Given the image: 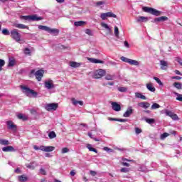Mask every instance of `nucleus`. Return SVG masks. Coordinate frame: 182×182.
Instances as JSON below:
<instances>
[{
    "label": "nucleus",
    "mask_w": 182,
    "mask_h": 182,
    "mask_svg": "<svg viewBox=\"0 0 182 182\" xmlns=\"http://www.w3.org/2000/svg\"><path fill=\"white\" fill-rule=\"evenodd\" d=\"M105 79L106 80H113V79H114V75H107Z\"/></svg>",
    "instance_id": "nucleus-46"
},
{
    "label": "nucleus",
    "mask_w": 182,
    "mask_h": 182,
    "mask_svg": "<svg viewBox=\"0 0 182 182\" xmlns=\"http://www.w3.org/2000/svg\"><path fill=\"white\" fill-rule=\"evenodd\" d=\"M71 102L74 106H77V105H80V106H83V101H77L76 99L72 98Z\"/></svg>",
    "instance_id": "nucleus-22"
},
{
    "label": "nucleus",
    "mask_w": 182,
    "mask_h": 182,
    "mask_svg": "<svg viewBox=\"0 0 182 182\" xmlns=\"http://www.w3.org/2000/svg\"><path fill=\"white\" fill-rule=\"evenodd\" d=\"M130 171V168H122L120 169V173H129Z\"/></svg>",
    "instance_id": "nucleus-43"
},
{
    "label": "nucleus",
    "mask_w": 182,
    "mask_h": 182,
    "mask_svg": "<svg viewBox=\"0 0 182 182\" xmlns=\"http://www.w3.org/2000/svg\"><path fill=\"white\" fill-rule=\"evenodd\" d=\"M112 105V110H114V112H120V110H122V107L120 106V104L114 102L111 103Z\"/></svg>",
    "instance_id": "nucleus-12"
},
{
    "label": "nucleus",
    "mask_w": 182,
    "mask_h": 182,
    "mask_svg": "<svg viewBox=\"0 0 182 182\" xmlns=\"http://www.w3.org/2000/svg\"><path fill=\"white\" fill-rule=\"evenodd\" d=\"M85 33L89 35V36H93V32L89 28L85 29Z\"/></svg>",
    "instance_id": "nucleus-44"
},
{
    "label": "nucleus",
    "mask_w": 182,
    "mask_h": 182,
    "mask_svg": "<svg viewBox=\"0 0 182 182\" xmlns=\"http://www.w3.org/2000/svg\"><path fill=\"white\" fill-rule=\"evenodd\" d=\"M175 95L176 97V100H178V102H182V95L179 94L178 92H175Z\"/></svg>",
    "instance_id": "nucleus-39"
},
{
    "label": "nucleus",
    "mask_w": 182,
    "mask_h": 182,
    "mask_svg": "<svg viewBox=\"0 0 182 182\" xmlns=\"http://www.w3.org/2000/svg\"><path fill=\"white\" fill-rule=\"evenodd\" d=\"M104 150L105 151H110V152H112V151H113V149H109V147H104Z\"/></svg>",
    "instance_id": "nucleus-63"
},
{
    "label": "nucleus",
    "mask_w": 182,
    "mask_h": 182,
    "mask_svg": "<svg viewBox=\"0 0 182 182\" xmlns=\"http://www.w3.org/2000/svg\"><path fill=\"white\" fill-rule=\"evenodd\" d=\"M10 36L14 39V41H16L18 43H22V36L19 33V31L18 29H13L10 32Z\"/></svg>",
    "instance_id": "nucleus-2"
},
{
    "label": "nucleus",
    "mask_w": 182,
    "mask_h": 182,
    "mask_svg": "<svg viewBox=\"0 0 182 182\" xmlns=\"http://www.w3.org/2000/svg\"><path fill=\"white\" fill-rule=\"evenodd\" d=\"M58 107H59V104L58 103H50L46 105L45 106V109L47 110V112L55 111L58 109Z\"/></svg>",
    "instance_id": "nucleus-7"
},
{
    "label": "nucleus",
    "mask_w": 182,
    "mask_h": 182,
    "mask_svg": "<svg viewBox=\"0 0 182 182\" xmlns=\"http://www.w3.org/2000/svg\"><path fill=\"white\" fill-rule=\"evenodd\" d=\"M105 4H106V2L102 1H97V2H96L97 6H101V5H105Z\"/></svg>",
    "instance_id": "nucleus-55"
},
{
    "label": "nucleus",
    "mask_w": 182,
    "mask_h": 182,
    "mask_svg": "<svg viewBox=\"0 0 182 182\" xmlns=\"http://www.w3.org/2000/svg\"><path fill=\"white\" fill-rule=\"evenodd\" d=\"M122 161L124 162V161H134L133 160H130V159H127L126 158H122Z\"/></svg>",
    "instance_id": "nucleus-64"
},
{
    "label": "nucleus",
    "mask_w": 182,
    "mask_h": 182,
    "mask_svg": "<svg viewBox=\"0 0 182 182\" xmlns=\"http://www.w3.org/2000/svg\"><path fill=\"white\" fill-rule=\"evenodd\" d=\"M18 119H19L20 120H23V122H26V120H28V116L23 114H18L17 115Z\"/></svg>",
    "instance_id": "nucleus-23"
},
{
    "label": "nucleus",
    "mask_w": 182,
    "mask_h": 182,
    "mask_svg": "<svg viewBox=\"0 0 182 182\" xmlns=\"http://www.w3.org/2000/svg\"><path fill=\"white\" fill-rule=\"evenodd\" d=\"M18 180L19 182H26L28 181V177L25 175H21L18 176Z\"/></svg>",
    "instance_id": "nucleus-24"
},
{
    "label": "nucleus",
    "mask_w": 182,
    "mask_h": 182,
    "mask_svg": "<svg viewBox=\"0 0 182 182\" xmlns=\"http://www.w3.org/2000/svg\"><path fill=\"white\" fill-rule=\"evenodd\" d=\"M20 88L22 90V92L26 95L28 97H37L38 92L35 90L28 87L26 85H20Z\"/></svg>",
    "instance_id": "nucleus-1"
},
{
    "label": "nucleus",
    "mask_w": 182,
    "mask_h": 182,
    "mask_svg": "<svg viewBox=\"0 0 182 182\" xmlns=\"http://www.w3.org/2000/svg\"><path fill=\"white\" fill-rule=\"evenodd\" d=\"M8 66L9 68H11L12 66H15V60L14 59L9 60V63Z\"/></svg>",
    "instance_id": "nucleus-45"
},
{
    "label": "nucleus",
    "mask_w": 182,
    "mask_h": 182,
    "mask_svg": "<svg viewBox=\"0 0 182 182\" xmlns=\"http://www.w3.org/2000/svg\"><path fill=\"white\" fill-rule=\"evenodd\" d=\"M4 66H5V60L0 59V72L2 71Z\"/></svg>",
    "instance_id": "nucleus-47"
},
{
    "label": "nucleus",
    "mask_w": 182,
    "mask_h": 182,
    "mask_svg": "<svg viewBox=\"0 0 182 182\" xmlns=\"http://www.w3.org/2000/svg\"><path fill=\"white\" fill-rule=\"evenodd\" d=\"M24 53L25 55H31V49L26 48L24 49Z\"/></svg>",
    "instance_id": "nucleus-54"
},
{
    "label": "nucleus",
    "mask_w": 182,
    "mask_h": 182,
    "mask_svg": "<svg viewBox=\"0 0 182 182\" xmlns=\"http://www.w3.org/2000/svg\"><path fill=\"white\" fill-rule=\"evenodd\" d=\"M101 26L107 29V35H112L113 33L112 28L109 26V25L106 24V23H101Z\"/></svg>",
    "instance_id": "nucleus-14"
},
{
    "label": "nucleus",
    "mask_w": 182,
    "mask_h": 182,
    "mask_svg": "<svg viewBox=\"0 0 182 182\" xmlns=\"http://www.w3.org/2000/svg\"><path fill=\"white\" fill-rule=\"evenodd\" d=\"M2 33L3 35H6V36L11 35V32L9 33V31L6 28H4L2 30Z\"/></svg>",
    "instance_id": "nucleus-48"
},
{
    "label": "nucleus",
    "mask_w": 182,
    "mask_h": 182,
    "mask_svg": "<svg viewBox=\"0 0 182 182\" xmlns=\"http://www.w3.org/2000/svg\"><path fill=\"white\" fill-rule=\"evenodd\" d=\"M6 125L9 130H12V132H16V130H18V127L14 124V122L12 121H7Z\"/></svg>",
    "instance_id": "nucleus-9"
},
{
    "label": "nucleus",
    "mask_w": 182,
    "mask_h": 182,
    "mask_svg": "<svg viewBox=\"0 0 182 182\" xmlns=\"http://www.w3.org/2000/svg\"><path fill=\"white\" fill-rule=\"evenodd\" d=\"M171 79H175L176 80H181V77H180V76H173V77H171Z\"/></svg>",
    "instance_id": "nucleus-61"
},
{
    "label": "nucleus",
    "mask_w": 182,
    "mask_h": 182,
    "mask_svg": "<svg viewBox=\"0 0 182 182\" xmlns=\"http://www.w3.org/2000/svg\"><path fill=\"white\" fill-rule=\"evenodd\" d=\"M49 28L50 27H48L46 26H42V25L38 26V29H40L41 31H46V32L49 31Z\"/></svg>",
    "instance_id": "nucleus-34"
},
{
    "label": "nucleus",
    "mask_w": 182,
    "mask_h": 182,
    "mask_svg": "<svg viewBox=\"0 0 182 182\" xmlns=\"http://www.w3.org/2000/svg\"><path fill=\"white\" fill-rule=\"evenodd\" d=\"M2 151H4L5 153L15 152L16 151V149H15L12 146H7L2 148Z\"/></svg>",
    "instance_id": "nucleus-13"
},
{
    "label": "nucleus",
    "mask_w": 182,
    "mask_h": 182,
    "mask_svg": "<svg viewBox=\"0 0 182 182\" xmlns=\"http://www.w3.org/2000/svg\"><path fill=\"white\" fill-rule=\"evenodd\" d=\"M145 122H146V123H148L149 124H154V123H156V120L153 118H146Z\"/></svg>",
    "instance_id": "nucleus-35"
},
{
    "label": "nucleus",
    "mask_w": 182,
    "mask_h": 182,
    "mask_svg": "<svg viewBox=\"0 0 182 182\" xmlns=\"http://www.w3.org/2000/svg\"><path fill=\"white\" fill-rule=\"evenodd\" d=\"M33 164H35V162L30 163L27 166L28 168H32V170H34L35 169V166H33Z\"/></svg>",
    "instance_id": "nucleus-52"
},
{
    "label": "nucleus",
    "mask_w": 182,
    "mask_h": 182,
    "mask_svg": "<svg viewBox=\"0 0 182 182\" xmlns=\"http://www.w3.org/2000/svg\"><path fill=\"white\" fill-rule=\"evenodd\" d=\"M21 18L25 21H31V16H23Z\"/></svg>",
    "instance_id": "nucleus-56"
},
{
    "label": "nucleus",
    "mask_w": 182,
    "mask_h": 182,
    "mask_svg": "<svg viewBox=\"0 0 182 182\" xmlns=\"http://www.w3.org/2000/svg\"><path fill=\"white\" fill-rule=\"evenodd\" d=\"M173 87L178 89V90H181L182 89V83L181 82H173Z\"/></svg>",
    "instance_id": "nucleus-28"
},
{
    "label": "nucleus",
    "mask_w": 182,
    "mask_h": 182,
    "mask_svg": "<svg viewBox=\"0 0 182 182\" xmlns=\"http://www.w3.org/2000/svg\"><path fill=\"white\" fill-rule=\"evenodd\" d=\"M114 35L116 38H119V28L117 26L114 27Z\"/></svg>",
    "instance_id": "nucleus-49"
},
{
    "label": "nucleus",
    "mask_w": 182,
    "mask_h": 182,
    "mask_svg": "<svg viewBox=\"0 0 182 182\" xmlns=\"http://www.w3.org/2000/svg\"><path fill=\"white\" fill-rule=\"evenodd\" d=\"M154 80H156V83H158L160 86H163V82L161 80H159L157 77H154Z\"/></svg>",
    "instance_id": "nucleus-42"
},
{
    "label": "nucleus",
    "mask_w": 182,
    "mask_h": 182,
    "mask_svg": "<svg viewBox=\"0 0 182 182\" xmlns=\"http://www.w3.org/2000/svg\"><path fill=\"white\" fill-rule=\"evenodd\" d=\"M121 60L122 62H125V63H129V65H134V66H139L140 65V63L136 60H132L130 58H127L124 56L121 57Z\"/></svg>",
    "instance_id": "nucleus-5"
},
{
    "label": "nucleus",
    "mask_w": 182,
    "mask_h": 182,
    "mask_svg": "<svg viewBox=\"0 0 182 182\" xmlns=\"http://www.w3.org/2000/svg\"><path fill=\"white\" fill-rule=\"evenodd\" d=\"M160 64H161V69L162 70H167V68L168 66V64L167 63L166 61L162 60L160 61Z\"/></svg>",
    "instance_id": "nucleus-20"
},
{
    "label": "nucleus",
    "mask_w": 182,
    "mask_h": 182,
    "mask_svg": "<svg viewBox=\"0 0 182 182\" xmlns=\"http://www.w3.org/2000/svg\"><path fill=\"white\" fill-rule=\"evenodd\" d=\"M40 173L42 174V176H46V171L42 168L40 169Z\"/></svg>",
    "instance_id": "nucleus-58"
},
{
    "label": "nucleus",
    "mask_w": 182,
    "mask_h": 182,
    "mask_svg": "<svg viewBox=\"0 0 182 182\" xmlns=\"http://www.w3.org/2000/svg\"><path fill=\"white\" fill-rule=\"evenodd\" d=\"M0 144H1V146H9L10 143L9 141L6 139H1L0 140Z\"/></svg>",
    "instance_id": "nucleus-33"
},
{
    "label": "nucleus",
    "mask_w": 182,
    "mask_h": 182,
    "mask_svg": "<svg viewBox=\"0 0 182 182\" xmlns=\"http://www.w3.org/2000/svg\"><path fill=\"white\" fill-rule=\"evenodd\" d=\"M88 60H90V62L92 63H105V61L97 60L96 58H88Z\"/></svg>",
    "instance_id": "nucleus-27"
},
{
    "label": "nucleus",
    "mask_w": 182,
    "mask_h": 182,
    "mask_svg": "<svg viewBox=\"0 0 182 182\" xmlns=\"http://www.w3.org/2000/svg\"><path fill=\"white\" fill-rule=\"evenodd\" d=\"M135 96L136 97H137L138 99H142L143 100H146V99H147V97H146V96L143 95L140 92H136L135 93Z\"/></svg>",
    "instance_id": "nucleus-30"
},
{
    "label": "nucleus",
    "mask_w": 182,
    "mask_h": 182,
    "mask_svg": "<svg viewBox=\"0 0 182 182\" xmlns=\"http://www.w3.org/2000/svg\"><path fill=\"white\" fill-rule=\"evenodd\" d=\"M86 147L90 151H94V153H97V149L92 148V144H87Z\"/></svg>",
    "instance_id": "nucleus-32"
},
{
    "label": "nucleus",
    "mask_w": 182,
    "mask_h": 182,
    "mask_svg": "<svg viewBox=\"0 0 182 182\" xmlns=\"http://www.w3.org/2000/svg\"><path fill=\"white\" fill-rule=\"evenodd\" d=\"M43 73H45V71L43 70H38L36 71L35 70H31V75H35L36 79L38 82H41L42 80V77H43Z\"/></svg>",
    "instance_id": "nucleus-4"
},
{
    "label": "nucleus",
    "mask_w": 182,
    "mask_h": 182,
    "mask_svg": "<svg viewBox=\"0 0 182 182\" xmlns=\"http://www.w3.org/2000/svg\"><path fill=\"white\" fill-rule=\"evenodd\" d=\"M90 174H91V176H92V177H95L96 176V174H97V172H96L95 171H90Z\"/></svg>",
    "instance_id": "nucleus-60"
},
{
    "label": "nucleus",
    "mask_w": 182,
    "mask_h": 182,
    "mask_svg": "<svg viewBox=\"0 0 182 182\" xmlns=\"http://www.w3.org/2000/svg\"><path fill=\"white\" fill-rule=\"evenodd\" d=\"M44 86L46 89L50 90L55 87V85L53 84V80H48L44 82Z\"/></svg>",
    "instance_id": "nucleus-10"
},
{
    "label": "nucleus",
    "mask_w": 182,
    "mask_h": 182,
    "mask_svg": "<svg viewBox=\"0 0 182 182\" xmlns=\"http://www.w3.org/2000/svg\"><path fill=\"white\" fill-rule=\"evenodd\" d=\"M43 19V17H38L36 14L30 16V21H42Z\"/></svg>",
    "instance_id": "nucleus-21"
},
{
    "label": "nucleus",
    "mask_w": 182,
    "mask_h": 182,
    "mask_svg": "<svg viewBox=\"0 0 182 182\" xmlns=\"http://www.w3.org/2000/svg\"><path fill=\"white\" fill-rule=\"evenodd\" d=\"M166 21H168V17L167 16H161L157 17L154 19V22H164Z\"/></svg>",
    "instance_id": "nucleus-17"
},
{
    "label": "nucleus",
    "mask_w": 182,
    "mask_h": 182,
    "mask_svg": "<svg viewBox=\"0 0 182 182\" xmlns=\"http://www.w3.org/2000/svg\"><path fill=\"white\" fill-rule=\"evenodd\" d=\"M13 26H14V28H18V29H29V26H26L25 24L14 23Z\"/></svg>",
    "instance_id": "nucleus-18"
},
{
    "label": "nucleus",
    "mask_w": 182,
    "mask_h": 182,
    "mask_svg": "<svg viewBox=\"0 0 182 182\" xmlns=\"http://www.w3.org/2000/svg\"><path fill=\"white\" fill-rule=\"evenodd\" d=\"M171 117L173 119V120H178V116H177L176 114L173 113Z\"/></svg>",
    "instance_id": "nucleus-57"
},
{
    "label": "nucleus",
    "mask_w": 182,
    "mask_h": 182,
    "mask_svg": "<svg viewBox=\"0 0 182 182\" xmlns=\"http://www.w3.org/2000/svg\"><path fill=\"white\" fill-rule=\"evenodd\" d=\"M142 132H143V130H141V129H140L139 127L135 128L136 134H140V133H141Z\"/></svg>",
    "instance_id": "nucleus-53"
},
{
    "label": "nucleus",
    "mask_w": 182,
    "mask_h": 182,
    "mask_svg": "<svg viewBox=\"0 0 182 182\" xmlns=\"http://www.w3.org/2000/svg\"><path fill=\"white\" fill-rule=\"evenodd\" d=\"M138 106L139 107H142V109H149L150 107V103L145 102H139L138 103Z\"/></svg>",
    "instance_id": "nucleus-19"
},
{
    "label": "nucleus",
    "mask_w": 182,
    "mask_h": 182,
    "mask_svg": "<svg viewBox=\"0 0 182 182\" xmlns=\"http://www.w3.org/2000/svg\"><path fill=\"white\" fill-rule=\"evenodd\" d=\"M41 151H46V153H49L55 150V146H46L41 145Z\"/></svg>",
    "instance_id": "nucleus-11"
},
{
    "label": "nucleus",
    "mask_w": 182,
    "mask_h": 182,
    "mask_svg": "<svg viewBox=\"0 0 182 182\" xmlns=\"http://www.w3.org/2000/svg\"><path fill=\"white\" fill-rule=\"evenodd\" d=\"M149 18L144 16H139L136 19V22H147Z\"/></svg>",
    "instance_id": "nucleus-26"
},
{
    "label": "nucleus",
    "mask_w": 182,
    "mask_h": 182,
    "mask_svg": "<svg viewBox=\"0 0 182 182\" xmlns=\"http://www.w3.org/2000/svg\"><path fill=\"white\" fill-rule=\"evenodd\" d=\"M36 112H37V109L35 108L30 109V113H31V114H36Z\"/></svg>",
    "instance_id": "nucleus-59"
},
{
    "label": "nucleus",
    "mask_w": 182,
    "mask_h": 182,
    "mask_svg": "<svg viewBox=\"0 0 182 182\" xmlns=\"http://www.w3.org/2000/svg\"><path fill=\"white\" fill-rule=\"evenodd\" d=\"M133 114V108L132 107H129L127 110L124 113V117H130V115Z\"/></svg>",
    "instance_id": "nucleus-16"
},
{
    "label": "nucleus",
    "mask_w": 182,
    "mask_h": 182,
    "mask_svg": "<svg viewBox=\"0 0 182 182\" xmlns=\"http://www.w3.org/2000/svg\"><path fill=\"white\" fill-rule=\"evenodd\" d=\"M151 110H154L156 109H160V105L157 103H154L151 107Z\"/></svg>",
    "instance_id": "nucleus-37"
},
{
    "label": "nucleus",
    "mask_w": 182,
    "mask_h": 182,
    "mask_svg": "<svg viewBox=\"0 0 182 182\" xmlns=\"http://www.w3.org/2000/svg\"><path fill=\"white\" fill-rule=\"evenodd\" d=\"M100 18L102 21H106L107 18H117V16L113 14V12L109 11V12L101 14Z\"/></svg>",
    "instance_id": "nucleus-8"
},
{
    "label": "nucleus",
    "mask_w": 182,
    "mask_h": 182,
    "mask_svg": "<svg viewBox=\"0 0 182 182\" xmlns=\"http://www.w3.org/2000/svg\"><path fill=\"white\" fill-rule=\"evenodd\" d=\"M88 136L90 137V139H92V140H95V141H100V139L93 136V134H92L91 132H88Z\"/></svg>",
    "instance_id": "nucleus-38"
},
{
    "label": "nucleus",
    "mask_w": 182,
    "mask_h": 182,
    "mask_svg": "<svg viewBox=\"0 0 182 182\" xmlns=\"http://www.w3.org/2000/svg\"><path fill=\"white\" fill-rule=\"evenodd\" d=\"M168 136H170V134L164 132L161 135V139H166V137H168Z\"/></svg>",
    "instance_id": "nucleus-51"
},
{
    "label": "nucleus",
    "mask_w": 182,
    "mask_h": 182,
    "mask_svg": "<svg viewBox=\"0 0 182 182\" xmlns=\"http://www.w3.org/2000/svg\"><path fill=\"white\" fill-rule=\"evenodd\" d=\"M59 29L57 28H48V33H50L53 36H58L59 35Z\"/></svg>",
    "instance_id": "nucleus-15"
},
{
    "label": "nucleus",
    "mask_w": 182,
    "mask_h": 182,
    "mask_svg": "<svg viewBox=\"0 0 182 182\" xmlns=\"http://www.w3.org/2000/svg\"><path fill=\"white\" fill-rule=\"evenodd\" d=\"M122 165L124 166L125 167H130V164L127 162H122Z\"/></svg>",
    "instance_id": "nucleus-62"
},
{
    "label": "nucleus",
    "mask_w": 182,
    "mask_h": 182,
    "mask_svg": "<svg viewBox=\"0 0 182 182\" xmlns=\"http://www.w3.org/2000/svg\"><path fill=\"white\" fill-rule=\"evenodd\" d=\"M142 10L144 12L151 14V15H154V16H160L161 15V11L156 10V9H153L151 7L144 6L142 7Z\"/></svg>",
    "instance_id": "nucleus-3"
},
{
    "label": "nucleus",
    "mask_w": 182,
    "mask_h": 182,
    "mask_svg": "<svg viewBox=\"0 0 182 182\" xmlns=\"http://www.w3.org/2000/svg\"><path fill=\"white\" fill-rule=\"evenodd\" d=\"M118 90H119V92L124 93V92H127V88L124 87H119Z\"/></svg>",
    "instance_id": "nucleus-41"
},
{
    "label": "nucleus",
    "mask_w": 182,
    "mask_h": 182,
    "mask_svg": "<svg viewBox=\"0 0 182 182\" xmlns=\"http://www.w3.org/2000/svg\"><path fill=\"white\" fill-rule=\"evenodd\" d=\"M70 66H71V68H80V63H76L75 61H70Z\"/></svg>",
    "instance_id": "nucleus-31"
},
{
    "label": "nucleus",
    "mask_w": 182,
    "mask_h": 182,
    "mask_svg": "<svg viewBox=\"0 0 182 182\" xmlns=\"http://www.w3.org/2000/svg\"><path fill=\"white\" fill-rule=\"evenodd\" d=\"M146 88L148 89V90H149V92H156V87L153 86L152 83L146 84Z\"/></svg>",
    "instance_id": "nucleus-25"
},
{
    "label": "nucleus",
    "mask_w": 182,
    "mask_h": 182,
    "mask_svg": "<svg viewBox=\"0 0 182 182\" xmlns=\"http://www.w3.org/2000/svg\"><path fill=\"white\" fill-rule=\"evenodd\" d=\"M164 112H165L166 115L169 116V117H171V116H173V114L174 113L171 111H169L168 109H165Z\"/></svg>",
    "instance_id": "nucleus-40"
},
{
    "label": "nucleus",
    "mask_w": 182,
    "mask_h": 182,
    "mask_svg": "<svg viewBox=\"0 0 182 182\" xmlns=\"http://www.w3.org/2000/svg\"><path fill=\"white\" fill-rule=\"evenodd\" d=\"M48 137L49 139H55V137H56V133L53 131L50 132L48 133Z\"/></svg>",
    "instance_id": "nucleus-36"
},
{
    "label": "nucleus",
    "mask_w": 182,
    "mask_h": 182,
    "mask_svg": "<svg viewBox=\"0 0 182 182\" xmlns=\"http://www.w3.org/2000/svg\"><path fill=\"white\" fill-rule=\"evenodd\" d=\"M85 24H86V22L83 21H75L74 23L75 26H85Z\"/></svg>",
    "instance_id": "nucleus-29"
},
{
    "label": "nucleus",
    "mask_w": 182,
    "mask_h": 182,
    "mask_svg": "<svg viewBox=\"0 0 182 182\" xmlns=\"http://www.w3.org/2000/svg\"><path fill=\"white\" fill-rule=\"evenodd\" d=\"M61 153L65 154V153H69V148L64 147L62 149Z\"/></svg>",
    "instance_id": "nucleus-50"
},
{
    "label": "nucleus",
    "mask_w": 182,
    "mask_h": 182,
    "mask_svg": "<svg viewBox=\"0 0 182 182\" xmlns=\"http://www.w3.org/2000/svg\"><path fill=\"white\" fill-rule=\"evenodd\" d=\"M105 75H106V70L103 69H99L98 70L94 72L92 77L94 79H101V77H103Z\"/></svg>",
    "instance_id": "nucleus-6"
}]
</instances>
